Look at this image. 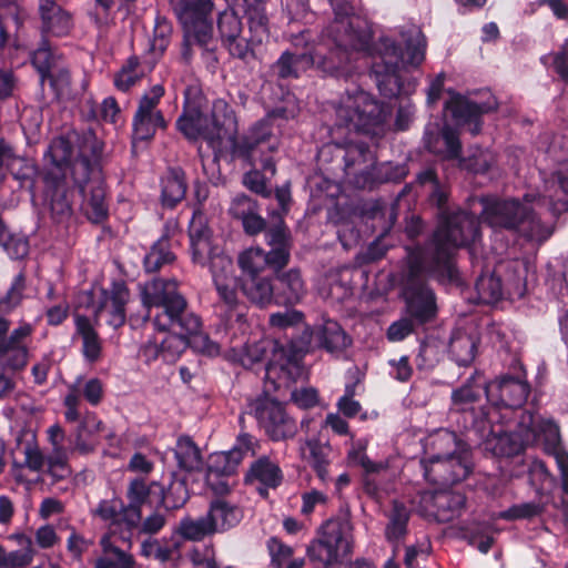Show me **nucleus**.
<instances>
[{"instance_id": "1a4fd4ad", "label": "nucleus", "mask_w": 568, "mask_h": 568, "mask_svg": "<svg viewBox=\"0 0 568 568\" xmlns=\"http://www.w3.org/2000/svg\"><path fill=\"white\" fill-rule=\"evenodd\" d=\"M406 63L404 53L389 38H381L372 53L371 74L385 98L392 99L400 92L407 93L402 82V67Z\"/></svg>"}, {"instance_id": "c85d7f7f", "label": "nucleus", "mask_w": 568, "mask_h": 568, "mask_svg": "<svg viewBox=\"0 0 568 568\" xmlns=\"http://www.w3.org/2000/svg\"><path fill=\"white\" fill-rule=\"evenodd\" d=\"M101 554L94 559V568H135L134 557L112 542L110 534L100 539Z\"/></svg>"}, {"instance_id": "6e6d98bb", "label": "nucleus", "mask_w": 568, "mask_h": 568, "mask_svg": "<svg viewBox=\"0 0 568 568\" xmlns=\"http://www.w3.org/2000/svg\"><path fill=\"white\" fill-rule=\"evenodd\" d=\"M0 245L12 258H22L29 252L28 240L20 234H12L0 220Z\"/></svg>"}, {"instance_id": "0e129e2a", "label": "nucleus", "mask_w": 568, "mask_h": 568, "mask_svg": "<svg viewBox=\"0 0 568 568\" xmlns=\"http://www.w3.org/2000/svg\"><path fill=\"white\" fill-rule=\"evenodd\" d=\"M26 278L22 273L18 274L7 294L0 298V313H9L17 307L23 297Z\"/></svg>"}, {"instance_id": "680f3d73", "label": "nucleus", "mask_w": 568, "mask_h": 568, "mask_svg": "<svg viewBox=\"0 0 568 568\" xmlns=\"http://www.w3.org/2000/svg\"><path fill=\"white\" fill-rule=\"evenodd\" d=\"M207 260H210V270L212 272L214 284L217 283L219 280L222 282L235 280V276L233 275V263L229 256L215 252L213 248L211 255L207 256Z\"/></svg>"}, {"instance_id": "5fc2aeb1", "label": "nucleus", "mask_w": 568, "mask_h": 568, "mask_svg": "<svg viewBox=\"0 0 568 568\" xmlns=\"http://www.w3.org/2000/svg\"><path fill=\"white\" fill-rule=\"evenodd\" d=\"M174 254L169 250V242L165 237L160 239L144 257V266L148 272H156L163 265L174 261Z\"/></svg>"}, {"instance_id": "9d476101", "label": "nucleus", "mask_w": 568, "mask_h": 568, "mask_svg": "<svg viewBox=\"0 0 568 568\" xmlns=\"http://www.w3.org/2000/svg\"><path fill=\"white\" fill-rule=\"evenodd\" d=\"M72 180L82 196L81 210L93 223L103 222L109 212L105 190L97 163L84 156L72 165Z\"/></svg>"}, {"instance_id": "9b49d317", "label": "nucleus", "mask_w": 568, "mask_h": 568, "mask_svg": "<svg viewBox=\"0 0 568 568\" xmlns=\"http://www.w3.org/2000/svg\"><path fill=\"white\" fill-rule=\"evenodd\" d=\"M163 94V87L155 84L139 100L132 122L134 146L138 141L151 140L158 129L165 128L164 118L158 108Z\"/></svg>"}, {"instance_id": "f03ea898", "label": "nucleus", "mask_w": 568, "mask_h": 568, "mask_svg": "<svg viewBox=\"0 0 568 568\" xmlns=\"http://www.w3.org/2000/svg\"><path fill=\"white\" fill-rule=\"evenodd\" d=\"M480 202L483 219L490 227L511 230L541 243L551 235L552 227L540 221L536 210L546 202L555 215L568 210V160L561 161L551 179L545 181L542 195L526 194L523 201L483 199Z\"/></svg>"}, {"instance_id": "58836bf2", "label": "nucleus", "mask_w": 568, "mask_h": 568, "mask_svg": "<svg viewBox=\"0 0 568 568\" xmlns=\"http://www.w3.org/2000/svg\"><path fill=\"white\" fill-rule=\"evenodd\" d=\"M239 265L250 277L257 276L266 266L275 267L273 256L261 247H250L239 255Z\"/></svg>"}, {"instance_id": "3c124183", "label": "nucleus", "mask_w": 568, "mask_h": 568, "mask_svg": "<svg viewBox=\"0 0 568 568\" xmlns=\"http://www.w3.org/2000/svg\"><path fill=\"white\" fill-rule=\"evenodd\" d=\"M313 64V59L306 53L292 54L285 52L277 60L275 68L281 78L297 77L298 73Z\"/></svg>"}, {"instance_id": "c9c22d12", "label": "nucleus", "mask_w": 568, "mask_h": 568, "mask_svg": "<svg viewBox=\"0 0 568 568\" xmlns=\"http://www.w3.org/2000/svg\"><path fill=\"white\" fill-rule=\"evenodd\" d=\"M241 457L237 450L214 453L209 458L207 473L209 479H219V477H230L235 474Z\"/></svg>"}, {"instance_id": "49530a36", "label": "nucleus", "mask_w": 568, "mask_h": 568, "mask_svg": "<svg viewBox=\"0 0 568 568\" xmlns=\"http://www.w3.org/2000/svg\"><path fill=\"white\" fill-rule=\"evenodd\" d=\"M175 531L182 538L192 541H200L206 536L214 534L206 515L199 518L184 517L179 523Z\"/></svg>"}, {"instance_id": "a878e982", "label": "nucleus", "mask_w": 568, "mask_h": 568, "mask_svg": "<svg viewBox=\"0 0 568 568\" xmlns=\"http://www.w3.org/2000/svg\"><path fill=\"white\" fill-rule=\"evenodd\" d=\"M192 258L195 263L204 265L211 255V232L200 213H194L189 227Z\"/></svg>"}, {"instance_id": "4468645a", "label": "nucleus", "mask_w": 568, "mask_h": 568, "mask_svg": "<svg viewBox=\"0 0 568 568\" xmlns=\"http://www.w3.org/2000/svg\"><path fill=\"white\" fill-rule=\"evenodd\" d=\"M254 414L260 426L272 440H286L293 438L297 433L295 420L275 400L268 398L257 400Z\"/></svg>"}, {"instance_id": "2eb2a0df", "label": "nucleus", "mask_w": 568, "mask_h": 568, "mask_svg": "<svg viewBox=\"0 0 568 568\" xmlns=\"http://www.w3.org/2000/svg\"><path fill=\"white\" fill-rule=\"evenodd\" d=\"M91 151L94 156H98L100 149L98 148V141L94 136H89L85 139L83 145L80 150V155L75 160L72 159V148L71 143L65 138H57L54 139L47 152V158L50 162V168L45 174V180H58V179H67V172L69 171L72 174V165L75 161L82 159L83 156L87 160L88 151Z\"/></svg>"}, {"instance_id": "0eeeda50", "label": "nucleus", "mask_w": 568, "mask_h": 568, "mask_svg": "<svg viewBox=\"0 0 568 568\" xmlns=\"http://www.w3.org/2000/svg\"><path fill=\"white\" fill-rule=\"evenodd\" d=\"M336 115L339 124L351 130L378 135L383 132L388 111L371 94L357 90L342 98Z\"/></svg>"}, {"instance_id": "7c9ffc66", "label": "nucleus", "mask_w": 568, "mask_h": 568, "mask_svg": "<svg viewBox=\"0 0 568 568\" xmlns=\"http://www.w3.org/2000/svg\"><path fill=\"white\" fill-rule=\"evenodd\" d=\"M266 242L272 246L270 254L273 256V263L276 268H281L288 263L291 251V234L280 220L274 226L266 231Z\"/></svg>"}, {"instance_id": "c756f323", "label": "nucleus", "mask_w": 568, "mask_h": 568, "mask_svg": "<svg viewBox=\"0 0 568 568\" xmlns=\"http://www.w3.org/2000/svg\"><path fill=\"white\" fill-rule=\"evenodd\" d=\"M206 517L216 534L236 526L242 518V511L227 500L217 498L211 503Z\"/></svg>"}, {"instance_id": "5701e85b", "label": "nucleus", "mask_w": 568, "mask_h": 568, "mask_svg": "<svg viewBox=\"0 0 568 568\" xmlns=\"http://www.w3.org/2000/svg\"><path fill=\"white\" fill-rule=\"evenodd\" d=\"M8 539L14 541L20 549L8 551L0 544V568L29 567L37 555L32 538L23 531H14L8 536Z\"/></svg>"}, {"instance_id": "72a5a7b5", "label": "nucleus", "mask_w": 568, "mask_h": 568, "mask_svg": "<svg viewBox=\"0 0 568 568\" xmlns=\"http://www.w3.org/2000/svg\"><path fill=\"white\" fill-rule=\"evenodd\" d=\"M278 282V297L285 304H296L306 294L305 283L302 278L301 272L296 268H291L277 275Z\"/></svg>"}, {"instance_id": "aec40b11", "label": "nucleus", "mask_w": 568, "mask_h": 568, "mask_svg": "<svg viewBox=\"0 0 568 568\" xmlns=\"http://www.w3.org/2000/svg\"><path fill=\"white\" fill-rule=\"evenodd\" d=\"M464 454H469L468 446L455 433L439 429L425 438L422 460L427 462Z\"/></svg>"}, {"instance_id": "7ed1b4c3", "label": "nucleus", "mask_w": 568, "mask_h": 568, "mask_svg": "<svg viewBox=\"0 0 568 568\" xmlns=\"http://www.w3.org/2000/svg\"><path fill=\"white\" fill-rule=\"evenodd\" d=\"M141 295L148 308L146 316H153L154 326L160 329L179 326L189 336L187 345L196 352L209 356L220 353L219 344L201 333V320L187 311L185 298L178 292L176 281L153 280L143 286Z\"/></svg>"}, {"instance_id": "c03bdc74", "label": "nucleus", "mask_w": 568, "mask_h": 568, "mask_svg": "<svg viewBox=\"0 0 568 568\" xmlns=\"http://www.w3.org/2000/svg\"><path fill=\"white\" fill-rule=\"evenodd\" d=\"M175 457L180 468L192 471L202 466V456L199 447L190 437H180L175 447Z\"/></svg>"}, {"instance_id": "ddd939ff", "label": "nucleus", "mask_w": 568, "mask_h": 568, "mask_svg": "<svg viewBox=\"0 0 568 568\" xmlns=\"http://www.w3.org/2000/svg\"><path fill=\"white\" fill-rule=\"evenodd\" d=\"M93 316L95 324L102 321L114 328L122 326L125 322V304L129 301V290L121 282L112 284L110 290L99 288L92 291Z\"/></svg>"}, {"instance_id": "473e14b6", "label": "nucleus", "mask_w": 568, "mask_h": 568, "mask_svg": "<svg viewBox=\"0 0 568 568\" xmlns=\"http://www.w3.org/2000/svg\"><path fill=\"white\" fill-rule=\"evenodd\" d=\"M75 327L77 333L82 339V354L84 358L91 363L99 361L102 354V341L90 320L85 316L77 315Z\"/></svg>"}, {"instance_id": "a18cd8bd", "label": "nucleus", "mask_w": 568, "mask_h": 568, "mask_svg": "<svg viewBox=\"0 0 568 568\" xmlns=\"http://www.w3.org/2000/svg\"><path fill=\"white\" fill-rule=\"evenodd\" d=\"M388 519L389 521L385 530V536L388 541L397 542L407 532L409 511L403 504L395 501L393 504Z\"/></svg>"}, {"instance_id": "f704fd0d", "label": "nucleus", "mask_w": 568, "mask_h": 568, "mask_svg": "<svg viewBox=\"0 0 568 568\" xmlns=\"http://www.w3.org/2000/svg\"><path fill=\"white\" fill-rule=\"evenodd\" d=\"M304 374L303 366L295 359L287 358L280 363L273 361L265 367V377L274 382L275 387L288 386Z\"/></svg>"}, {"instance_id": "79ce46f5", "label": "nucleus", "mask_w": 568, "mask_h": 568, "mask_svg": "<svg viewBox=\"0 0 568 568\" xmlns=\"http://www.w3.org/2000/svg\"><path fill=\"white\" fill-rule=\"evenodd\" d=\"M242 291L251 302L260 306L270 304L274 297V287L266 277L253 276L245 280Z\"/></svg>"}, {"instance_id": "b1692460", "label": "nucleus", "mask_w": 568, "mask_h": 568, "mask_svg": "<svg viewBox=\"0 0 568 568\" xmlns=\"http://www.w3.org/2000/svg\"><path fill=\"white\" fill-rule=\"evenodd\" d=\"M283 479L282 470L277 464L263 456L250 466L245 480L255 485L262 496L267 495L268 488H276Z\"/></svg>"}, {"instance_id": "603ef678", "label": "nucleus", "mask_w": 568, "mask_h": 568, "mask_svg": "<svg viewBox=\"0 0 568 568\" xmlns=\"http://www.w3.org/2000/svg\"><path fill=\"white\" fill-rule=\"evenodd\" d=\"M449 349L458 365H468L475 358L476 343L467 334H457L452 338Z\"/></svg>"}, {"instance_id": "20e7f679", "label": "nucleus", "mask_w": 568, "mask_h": 568, "mask_svg": "<svg viewBox=\"0 0 568 568\" xmlns=\"http://www.w3.org/2000/svg\"><path fill=\"white\" fill-rule=\"evenodd\" d=\"M516 439L507 453H517L526 446L541 444L545 452L556 457L561 470L564 489L568 493V455L560 449V433L551 419L524 412L516 428Z\"/></svg>"}, {"instance_id": "2f4dec72", "label": "nucleus", "mask_w": 568, "mask_h": 568, "mask_svg": "<svg viewBox=\"0 0 568 568\" xmlns=\"http://www.w3.org/2000/svg\"><path fill=\"white\" fill-rule=\"evenodd\" d=\"M151 486L142 478H134L128 486L126 496L129 506L124 510V518L129 526H136L141 520V506L148 501Z\"/></svg>"}, {"instance_id": "774afa93", "label": "nucleus", "mask_w": 568, "mask_h": 568, "mask_svg": "<svg viewBox=\"0 0 568 568\" xmlns=\"http://www.w3.org/2000/svg\"><path fill=\"white\" fill-rule=\"evenodd\" d=\"M494 163V155L487 150H478L477 153L468 159H459L458 165L462 169L471 171L474 173H484L488 171Z\"/></svg>"}, {"instance_id": "412c9836", "label": "nucleus", "mask_w": 568, "mask_h": 568, "mask_svg": "<svg viewBox=\"0 0 568 568\" xmlns=\"http://www.w3.org/2000/svg\"><path fill=\"white\" fill-rule=\"evenodd\" d=\"M445 108L452 112L457 124H465L476 122L480 114L496 110L497 101L495 97L489 95L486 101L474 102L458 93L450 92V98L445 103Z\"/></svg>"}, {"instance_id": "f8f14e48", "label": "nucleus", "mask_w": 568, "mask_h": 568, "mask_svg": "<svg viewBox=\"0 0 568 568\" xmlns=\"http://www.w3.org/2000/svg\"><path fill=\"white\" fill-rule=\"evenodd\" d=\"M278 115V111H273L254 124L248 133L235 143L234 152L240 156L255 161L256 151H260L262 154L264 150L270 152L277 151L281 130L275 121Z\"/></svg>"}, {"instance_id": "4d7b16f0", "label": "nucleus", "mask_w": 568, "mask_h": 568, "mask_svg": "<svg viewBox=\"0 0 568 568\" xmlns=\"http://www.w3.org/2000/svg\"><path fill=\"white\" fill-rule=\"evenodd\" d=\"M32 63L40 73L41 80H45L48 72L54 71L60 65L61 57L52 51V48L43 42L32 54Z\"/></svg>"}, {"instance_id": "de8ad7c7", "label": "nucleus", "mask_w": 568, "mask_h": 568, "mask_svg": "<svg viewBox=\"0 0 568 568\" xmlns=\"http://www.w3.org/2000/svg\"><path fill=\"white\" fill-rule=\"evenodd\" d=\"M268 345V342L260 341L253 344H246L239 349L233 348L231 358L245 368H253L265 358Z\"/></svg>"}, {"instance_id": "a211bd4d", "label": "nucleus", "mask_w": 568, "mask_h": 568, "mask_svg": "<svg viewBox=\"0 0 568 568\" xmlns=\"http://www.w3.org/2000/svg\"><path fill=\"white\" fill-rule=\"evenodd\" d=\"M468 455L422 460L425 478L428 481L442 485L455 484L465 479L470 471Z\"/></svg>"}, {"instance_id": "39448f33", "label": "nucleus", "mask_w": 568, "mask_h": 568, "mask_svg": "<svg viewBox=\"0 0 568 568\" xmlns=\"http://www.w3.org/2000/svg\"><path fill=\"white\" fill-rule=\"evenodd\" d=\"M226 111V105L219 102L214 104L211 116L204 115L187 101L184 113L178 120V128L189 139L203 138L213 149L220 148L222 140L231 139L235 131L234 118Z\"/></svg>"}, {"instance_id": "ea45409f", "label": "nucleus", "mask_w": 568, "mask_h": 568, "mask_svg": "<svg viewBox=\"0 0 568 568\" xmlns=\"http://www.w3.org/2000/svg\"><path fill=\"white\" fill-rule=\"evenodd\" d=\"M429 150L433 153L440 155L444 160H458L462 159V144L458 134L449 126H444L434 142L429 143Z\"/></svg>"}, {"instance_id": "dca6fc26", "label": "nucleus", "mask_w": 568, "mask_h": 568, "mask_svg": "<svg viewBox=\"0 0 568 568\" xmlns=\"http://www.w3.org/2000/svg\"><path fill=\"white\" fill-rule=\"evenodd\" d=\"M336 19L331 26V33L334 41L345 50L364 51L369 44V34L366 32H357L353 29L352 22L347 17L353 12V8L346 0H329Z\"/></svg>"}, {"instance_id": "a19ab883", "label": "nucleus", "mask_w": 568, "mask_h": 568, "mask_svg": "<svg viewBox=\"0 0 568 568\" xmlns=\"http://www.w3.org/2000/svg\"><path fill=\"white\" fill-rule=\"evenodd\" d=\"M235 286V280L227 282H222L219 280L217 283H215L219 296L229 311L227 323H232L233 320L236 322H242L245 317V306L239 303Z\"/></svg>"}, {"instance_id": "cd10ccee", "label": "nucleus", "mask_w": 568, "mask_h": 568, "mask_svg": "<svg viewBox=\"0 0 568 568\" xmlns=\"http://www.w3.org/2000/svg\"><path fill=\"white\" fill-rule=\"evenodd\" d=\"M331 447L322 444L317 439H307L300 445V456L316 473L323 481H327L329 476L327 467L329 465Z\"/></svg>"}, {"instance_id": "864d4df0", "label": "nucleus", "mask_w": 568, "mask_h": 568, "mask_svg": "<svg viewBox=\"0 0 568 568\" xmlns=\"http://www.w3.org/2000/svg\"><path fill=\"white\" fill-rule=\"evenodd\" d=\"M437 516L442 520H449L465 506V497L458 493H438L435 495Z\"/></svg>"}, {"instance_id": "bb28decb", "label": "nucleus", "mask_w": 568, "mask_h": 568, "mask_svg": "<svg viewBox=\"0 0 568 568\" xmlns=\"http://www.w3.org/2000/svg\"><path fill=\"white\" fill-rule=\"evenodd\" d=\"M102 429L103 424L95 415L85 416L73 434L71 452L80 455L93 453L98 446L94 435Z\"/></svg>"}, {"instance_id": "37998d69", "label": "nucleus", "mask_w": 568, "mask_h": 568, "mask_svg": "<svg viewBox=\"0 0 568 568\" xmlns=\"http://www.w3.org/2000/svg\"><path fill=\"white\" fill-rule=\"evenodd\" d=\"M483 392H485V386L483 384H476L474 377L469 378L465 385L453 392V408L456 412L473 409L474 404L480 399Z\"/></svg>"}, {"instance_id": "f3484780", "label": "nucleus", "mask_w": 568, "mask_h": 568, "mask_svg": "<svg viewBox=\"0 0 568 568\" xmlns=\"http://www.w3.org/2000/svg\"><path fill=\"white\" fill-rule=\"evenodd\" d=\"M530 388L523 376H504L485 386L488 400L495 406L520 407L527 399Z\"/></svg>"}, {"instance_id": "09e8293b", "label": "nucleus", "mask_w": 568, "mask_h": 568, "mask_svg": "<svg viewBox=\"0 0 568 568\" xmlns=\"http://www.w3.org/2000/svg\"><path fill=\"white\" fill-rule=\"evenodd\" d=\"M4 169L11 171L18 179L28 176L32 171V166L26 160L16 155L10 144L0 140V173Z\"/></svg>"}, {"instance_id": "bf43d9fd", "label": "nucleus", "mask_w": 568, "mask_h": 568, "mask_svg": "<svg viewBox=\"0 0 568 568\" xmlns=\"http://www.w3.org/2000/svg\"><path fill=\"white\" fill-rule=\"evenodd\" d=\"M70 448H54L45 456L47 471L57 479H63L70 475L68 466Z\"/></svg>"}, {"instance_id": "052dcab7", "label": "nucleus", "mask_w": 568, "mask_h": 568, "mask_svg": "<svg viewBox=\"0 0 568 568\" xmlns=\"http://www.w3.org/2000/svg\"><path fill=\"white\" fill-rule=\"evenodd\" d=\"M476 291L479 301L486 304L495 303L503 295V285L499 277L494 274L481 275L476 282Z\"/></svg>"}, {"instance_id": "338daca9", "label": "nucleus", "mask_w": 568, "mask_h": 568, "mask_svg": "<svg viewBox=\"0 0 568 568\" xmlns=\"http://www.w3.org/2000/svg\"><path fill=\"white\" fill-rule=\"evenodd\" d=\"M217 27L224 43L240 36L242 31L240 18L231 11L220 14Z\"/></svg>"}, {"instance_id": "6e6552de", "label": "nucleus", "mask_w": 568, "mask_h": 568, "mask_svg": "<svg viewBox=\"0 0 568 568\" xmlns=\"http://www.w3.org/2000/svg\"><path fill=\"white\" fill-rule=\"evenodd\" d=\"M172 3L184 31L182 55L190 60L193 45L205 47L212 39L213 0H172Z\"/></svg>"}, {"instance_id": "13d9d810", "label": "nucleus", "mask_w": 568, "mask_h": 568, "mask_svg": "<svg viewBox=\"0 0 568 568\" xmlns=\"http://www.w3.org/2000/svg\"><path fill=\"white\" fill-rule=\"evenodd\" d=\"M323 346L329 351H341L348 345V338L339 324L334 321H327L321 331Z\"/></svg>"}, {"instance_id": "f257e3e1", "label": "nucleus", "mask_w": 568, "mask_h": 568, "mask_svg": "<svg viewBox=\"0 0 568 568\" xmlns=\"http://www.w3.org/2000/svg\"><path fill=\"white\" fill-rule=\"evenodd\" d=\"M478 236L479 224L476 216L458 212L444 217L435 232L432 261L426 255L409 258L403 294L414 317L426 322L435 315V296L425 283L426 277L433 275L454 278L453 251L476 241Z\"/></svg>"}, {"instance_id": "e433bc0d", "label": "nucleus", "mask_w": 568, "mask_h": 568, "mask_svg": "<svg viewBox=\"0 0 568 568\" xmlns=\"http://www.w3.org/2000/svg\"><path fill=\"white\" fill-rule=\"evenodd\" d=\"M405 44V61L408 65L418 67L425 59L426 39L417 27H410L400 33Z\"/></svg>"}, {"instance_id": "4c0bfd02", "label": "nucleus", "mask_w": 568, "mask_h": 568, "mask_svg": "<svg viewBox=\"0 0 568 568\" xmlns=\"http://www.w3.org/2000/svg\"><path fill=\"white\" fill-rule=\"evenodd\" d=\"M161 201L164 206L174 207L185 196L186 184L183 173L170 171L161 182Z\"/></svg>"}, {"instance_id": "4be33fe9", "label": "nucleus", "mask_w": 568, "mask_h": 568, "mask_svg": "<svg viewBox=\"0 0 568 568\" xmlns=\"http://www.w3.org/2000/svg\"><path fill=\"white\" fill-rule=\"evenodd\" d=\"M24 459L22 463H14L12 466L13 477L18 483L26 481L23 469L28 468L34 473H41L45 468V456L36 442V435L30 430H21L17 437L18 445H22Z\"/></svg>"}, {"instance_id": "e2e57ef3", "label": "nucleus", "mask_w": 568, "mask_h": 568, "mask_svg": "<svg viewBox=\"0 0 568 568\" xmlns=\"http://www.w3.org/2000/svg\"><path fill=\"white\" fill-rule=\"evenodd\" d=\"M48 187H52L51 210L58 215H68L71 213V203L67 197L64 190L65 179L45 180Z\"/></svg>"}, {"instance_id": "69168bd1", "label": "nucleus", "mask_w": 568, "mask_h": 568, "mask_svg": "<svg viewBox=\"0 0 568 568\" xmlns=\"http://www.w3.org/2000/svg\"><path fill=\"white\" fill-rule=\"evenodd\" d=\"M138 67L139 60L136 58L128 60L114 78V85L118 90L125 92L140 80L141 73L138 72Z\"/></svg>"}, {"instance_id": "6ab92c4d", "label": "nucleus", "mask_w": 568, "mask_h": 568, "mask_svg": "<svg viewBox=\"0 0 568 568\" xmlns=\"http://www.w3.org/2000/svg\"><path fill=\"white\" fill-rule=\"evenodd\" d=\"M32 333L29 324L14 328L9 339L0 342V368L9 372L22 371L29 358L27 339Z\"/></svg>"}, {"instance_id": "8fccbe9b", "label": "nucleus", "mask_w": 568, "mask_h": 568, "mask_svg": "<svg viewBox=\"0 0 568 568\" xmlns=\"http://www.w3.org/2000/svg\"><path fill=\"white\" fill-rule=\"evenodd\" d=\"M155 328L160 332H165V329H160L156 326ZM166 331H172V333L159 341L161 345V355L163 361L173 362L186 348L187 335L185 332H182L179 326H175V328H166Z\"/></svg>"}, {"instance_id": "393cba45", "label": "nucleus", "mask_w": 568, "mask_h": 568, "mask_svg": "<svg viewBox=\"0 0 568 568\" xmlns=\"http://www.w3.org/2000/svg\"><path fill=\"white\" fill-rule=\"evenodd\" d=\"M42 31L52 36H65L72 28V19L55 0H39Z\"/></svg>"}, {"instance_id": "423d86ee", "label": "nucleus", "mask_w": 568, "mask_h": 568, "mask_svg": "<svg viewBox=\"0 0 568 568\" xmlns=\"http://www.w3.org/2000/svg\"><path fill=\"white\" fill-rule=\"evenodd\" d=\"M353 526L347 518H332L318 529L317 538L307 547L310 560L323 568L338 564L352 550Z\"/></svg>"}]
</instances>
